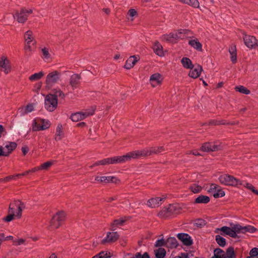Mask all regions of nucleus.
<instances>
[{
    "mask_svg": "<svg viewBox=\"0 0 258 258\" xmlns=\"http://www.w3.org/2000/svg\"><path fill=\"white\" fill-rule=\"evenodd\" d=\"M65 217V213L63 212H58L52 217L50 221V227L52 229L58 228L64 220Z\"/></svg>",
    "mask_w": 258,
    "mask_h": 258,
    "instance_id": "nucleus-7",
    "label": "nucleus"
},
{
    "mask_svg": "<svg viewBox=\"0 0 258 258\" xmlns=\"http://www.w3.org/2000/svg\"><path fill=\"white\" fill-rule=\"evenodd\" d=\"M38 170H40V169L39 168V166L34 167L30 170H28L29 173H31L35 172H36Z\"/></svg>",
    "mask_w": 258,
    "mask_h": 258,
    "instance_id": "nucleus-63",
    "label": "nucleus"
},
{
    "mask_svg": "<svg viewBox=\"0 0 258 258\" xmlns=\"http://www.w3.org/2000/svg\"><path fill=\"white\" fill-rule=\"evenodd\" d=\"M209 125H218V120L212 119L209 121Z\"/></svg>",
    "mask_w": 258,
    "mask_h": 258,
    "instance_id": "nucleus-61",
    "label": "nucleus"
},
{
    "mask_svg": "<svg viewBox=\"0 0 258 258\" xmlns=\"http://www.w3.org/2000/svg\"><path fill=\"white\" fill-rule=\"evenodd\" d=\"M215 240L217 243L221 247H224L226 245V239L223 237L219 235H217L215 236Z\"/></svg>",
    "mask_w": 258,
    "mask_h": 258,
    "instance_id": "nucleus-41",
    "label": "nucleus"
},
{
    "mask_svg": "<svg viewBox=\"0 0 258 258\" xmlns=\"http://www.w3.org/2000/svg\"><path fill=\"white\" fill-rule=\"evenodd\" d=\"M182 36L179 35L178 32L170 33L162 36L163 40L170 42H175L178 39H182Z\"/></svg>",
    "mask_w": 258,
    "mask_h": 258,
    "instance_id": "nucleus-15",
    "label": "nucleus"
},
{
    "mask_svg": "<svg viewBox=\"0 0 258 258\" xmlns=\"http://www.w3.org/2000/svg\"><path fill=\"white\" fill-rule=\"evenodd\" d=\"M53 161L46 162L39 166V168L40 170H47L53 164Z\"/></svg>",
    "mask_w": 258,
    "mask_h": 258,
    "instance_id": "nucleus-46",
    "label": "nucleus"
},
{
    "mask_svg": "<svg viewBox=\"0 0 258 258\" xmlns=\"http://www.w3.org/2000/svg\"><path fill=\"white\" fill-rule=\"evenodd\" d=\"M190 189L194 193L197 194L202 190V187L199 185L194 184L190 186Z\"/></svg>",
    "mask_w": 258,
    "mask_h": 258,
    "instance_id": "nucleus-47",
    "label": "nucleus"
},
{
    "mask_svg": "<svg viewBox=\"0 0 258 258\" xmlns=\"http://www.w3.org/2000/svg\"><path fill=\"white\" fill-rule=\"evenodd\" d=\"M95 180L99 182L107 183L110 182H116L117 179L114 176H97L95 177Z\"/></svg>",
    "mask_w": 258,
    "mask_h": 258,
    "instance_id": "nucleus-24",
    "label": "nucleus"
},
{
    "mask_svg": "<svg viewBox=\"0 0 258 258\" xmlns=\"http://www.w3.org/2000/svg\"><path fill=\"white\" fill-rule=\"evenodd\" d=\"M202 70V67L201 66L198 65L195 69H190L188 75L191 78L196 79L200 76Z\"/></svg>",
    "mask_w": 258,
    "mask_h": 258,
    "instance_id": "nucleus-28",
    "label": "nucleus"
},
{
    "mask_svg": "<svg viewBox=\"0 0 258 258\" xmlns=\"http://www.w3.org/2000/svg\"><path fill=\"white\" fill-rule=\"evenodd\" d=\"M211 258H226L225 252L222 249L217 248L215 249L214 256Z\"/></svg>",
    "mask_w": 258,
    "mask_h": 258,
    "instance_id": "nucleus-36",
    "label": "nucleus"
},
{
    "mask_svg": "<svg viewBox=\"0 0 258 258\" xmlns=\"http://www.w3.org/2000/svg\"><path fill=\"white\" fill-rule=\"evenodd\" d=\"M0 67L1 70L6 74H8L11 71L9 60L5 57H2L0 60Z\"/></svg>",
    "mask_w": 258,
    "mask_h": 258,
    "instance_id": "nucleus-20",
    "label": "nucleus"
},
{
    "mask_svg": "<svg viewBox=\"0 0 258 258\" xmlns=\"http://www.w3.org/2000/svg\"><path fill=\"white\" fill-rule=\"evenodd\" d=\"M219 147L212 143H206L203 145L201 150L204 152H212L217 151Z\"/></svg>",
    "mask_w": 258,
    "mask_h": 258,
    "instance_id": "nucleus-22",
    "label": "nucleus"
},
{
    "mask_svg": "<svg viewBox=\"0 0 258 258\" xmlns=\"http://www.w3.org/2000/svg\"><path fill=\"white\" fill-rule=\"evenodd\" d=\"M177 237L185 245L189 246L192 244L191 238L188 234L178 233Z\"/></svg>",
    "mask_w": 258,
    "mask_h": 258,
    "instance_id": "nucleus-16",
    "label": "nucleus"
},
{
    "mask_svg": "<svg viewBox=\"0 0 258 258\" xmlns=\"http://www.w3.org/2000/svg\"><path fill=\"white\" fill-rule=\"evenodd\" d=\"M178 245V242L176 239L174 237H169L166 241L165 246L169 248H176Z\"/></svg>",
    "mask_w": 258,
    "mask_h": 258,
    "instance_id": "nucleus-31",
    "label": "nucleus"
},
{
    "mask_svg": "<svg viewBox=\"0 0 258 258\" xmlns=\"http://www.w3.org/2000/svg\"><path fill=\"white\" fill-rule=\"evenodd\" d=\"M205 224V222L202 219H198L196 222V225L199 227H201Z\"/></svg>",
    "mask_w": 258,
    "mask_h": 258,
    "instance_id": "nucleus-57",
    "label": "nucleus"
},
{
    "mask_svg": "<svg viewBox=\"0 0 258 258\" xmlns=\"http://www.w3.org/2000/svg\"><path fill=\"white\" fill-rule=\"evenodd\" d=\"M188 44L196 50L202 51V45L197 38L189 40Z\"/></svg>",
    "mask_w": 258,
    "mask_h": 258,
    "instance_id": "nucleus-32",
    "label": "nucleus"
},
{
    "mask_svg": "<svg viewBox=\"0 0 258 258\" xmlns=\"http://www.w3.org/2000/svg\"><path fill=\"white\" fill-rule=\"evenodd\" d=\"M150 149L151 152V155L153 154H157L160 153L164 151V149L162 146L150 147Z\"/></svg>",
    "mask_w": 258,
    "mask_h": 258,
    "instance_id": "nucleus-43",
    "label": "nucleus"
},
{
    "mask_svg": "<svg viewBox=\"0 0 258 258\" xmlns=\"http://www.w3.org/2000/svg\"><path fill=\"white\" fill-rule=\"evenodd\" d=\"M52 96H54L55 98H57L58 97L60 98L63 99L65 97L64 94L59 89L56 90L54 92V94L53 95L52 94Z\"/></svg>",
    "mask_w": 258,
    "mask_h": 258,
    "instance_id": "nucleus-49",
    "label": "nucleus"
},
{
    "mask_svg": "<svg viewBox=\"0 0 258 258\" xmlns=\"http://www.w3.org/2000/svg\"><path fill=\"white\" fill-rule=\"evenodd\" d=\"M18 204V206H15L14 207V209H13V211L14 212V214H16V217L18 218H20L22 216V212L23 209L25 208V205L24 203L21 202L20 200H15L13 202H12L10 204Z\"/></svg>",
    "mask_w": 258,
    "mask_h": 258,
    "instance_id": "nucleus-14",
    "label": "nucleus"
},
{
    "mask_svg": "<svg viewBox=\"0 0 258 258\" xmlns=\"http://www.w3.org/2000/svg\"><path fill=\"white\" fill-rule=\"evenodd\" d=\"M181 62L184 68L191 69L194 68V65L189 58L183 57L181 59Z\"/></svg>",
    "mask_w": 258,
    "mask_h": 258,
    "instance_id": "nucleus-35",
    "label": "nucleus"
},
{
    "mask_svg": "<svg viewBox=\"0 0 258 258\" xmlns=\"http://www.w3.org/2000/svg\"><path fill=\"white\" fill-rule=\"evenodd\" d=\"M22 151L24 155H26V154L29 151V149L27 146H24L22 148Z\"/></svg>",
    "mask_w": 258,
    "mask_h": 258,
    "instance_id": "nucleus-62",
    "label": "nucleus"
},
{
    "mask_svg": "<svg viewBox=\"0 0 258 258\" xmlns=\"http://www.w3.org/2000/svg\"><path fill=\"white\" fill-rule=\"evenodd\" d=\"M63 136V133L62 131V126L61 124H59L57 125L56 129V133L54 137V139L55 141H59L60 140Z\"/></svg>",
    "mask_w": 258,
    "mask_h": 258,
    "instance_id": "nucleus-33",
    "label": "nucleus"
},
{
    "mask_svg": "<svg viewBox=\"0 0 258 258\" xmlns=\"http://www.w3.org/2000/svg\"><path fill=\"white\" fill-rule=\"evenodd\" d=\"M50 125V122L48 120L41 119L39 123L34 120L32 124V130L33 131H43L49 128Z\"/></svg>",
    "mask_w": 258,
    "mask_h": 258,
    "instance_id": "nucleus-11",
    "label": "nucleus"
},
{
    "mask_svg": "<svg viewBox=\"0 0 258 258\" xmlns=\"http://www.w3.org/2000/svg\"><path fill=\"white\" fill-rule=\"evenodd\" d=\"M119 237V235L117 232H108L106 237L101 240V243L105 244L113 243L117 241Z\"/></svg>",
    "mask_w": 258,
    "mask_h": 258,
    "instance_id": "nucleus-12",
    "label": "nucleus"
},
{
    "mask_svg": "<svg viewBox=\"0 0 258 258\" xmlns=\"http://www.w3.org/2000/svg\"><path fill=\"white\" fill-rule=\"evenodd\" d=\"M42 52L44 58L47 59L49 57V53L48 49L44 48L42 49Z\"/></svg>",
    "mask_w": 258,
    "mask_h": 258,
    "instance_id": "nucleus-54",
    "label": "nucleus"
},
{
    "mask_svg": "<svg viewBox=\"0 0 258 258\" xmlns=\"http://www.w3.org/2000/svg\"><path fill=\"white\" fill-rule=\"evenodd\" d=\"M226 258H235V254L234 252V248L232 247H229L227 249L226 252L225 253Z\"/></svg>",
    "mask_w": 258,
    "mask_h": 258,
    "instance_id": "nucleus-42",
    "label": "nucleus"
},
{
    "mask_svg": "<svg viewBox=\"0 0 258 258\" xmlns=\"http://www.w3.org/2000/svg\"><path fill=\"white\" fill-rule=\"evenodd\" d=\"M153 49L154 50V52L157 55L160 56H162L164 55L162 46L159 42L156 41L154 43L153 46Z\"/></svg>",
    "mask_w": 258,
    "mask_h": 258,
    "instance_id": "nucleus-30",
    "label": "nucleus"
},
{
    "mask_svg": "<svg viewBox=\"0 0 258 258\" xmlns=\"http://www.w3.org/2000/svg\"><path fill=\"white\" fill-rule=\"evenodd\" d=\"M36 48V41L31 40L25 42L24 49L27 54L30 55Z\"/></svg>",
    "mask_w": 258,
    "mask_h": 258,
    "instance_id": "nucleus-23",
    "label": "nucleus"
},
{
    "mask_svg": "<svg viewBox=\"0 0 258 258\" xmlns=\"http://www.w3.org/2000/svg\"><path fill=\"white\" fill-rule=\"evenodd\" d=\"M229 52L230 54V59L233 64L237 62V51L235 45H232L229 48Z\"/></svg>",
    "mask_w": 258,
    "mask_h": 258,
    "instance_id": "nucleus-29",
    "label": "nucleus"
},
{
    "mask_svg": "<svg viewBox=\"0 0 258 258\" xmlns=\"http://www.w3.org/2000/svg\"><path fill=\"white\" fill-rule=\"evenodd\" d=\"M225 195V192L219 186V187L218 188L216 191L213 194V197L215 198H218L224 197Z\"/></svg>",
    "mask_w": 258,
    "mask_h": 258,
    "instance_id": "nucleus-44",
    "label": "nucleus"
},
{
    "mask_svg": "<svg viewBox=\"0 0 258 258\" xmlns=\"http://www.w3.org/2000/svg\"><path fill=\"white\" fill-rule=\"evenodd\" d=\"M60 73L57 71L49 73L46 77V87L50 89L60 80Z\"/></svg>",
    "mask_w": 258,
    "mask_h": 258,
    "instance_id": "nucleus-6",
    "label": "nucleus"
},
{
    "mask_svg": "<svg viewBox=\"0 0 258 258\" xmlns=\"http://www.w3.org/2000/svg\"><path fill=\"white\" fill-rule=\"evenodd\" d=\"M44 74L43 72L41 71L39 73H35V74L31 75L29 77V79L31 81L39 80L44 76Z\"/></svg>",
    "mask_w": 258,
    "mask_h": 258,
    "instance_id": "nucleus-37",
    "label": "nucleus"
},
{
    "mask_svg": "<svg viewBox=\"0 0 258 258\" xmlns=\"http://www.w3.org/2000/svg\"><path fill=\"white\" fill-rule=\"evenodd\" d=\"M18 204H10L9 210H8V215L7 216L3 218V220L6 222H10L12 221L14 219V216L16 217V214H14V211H13V209H14V207L15 206H18Z\"/></svg>",
    "mask_w": 258,
    "mask_h": 258,
    "instance_id": "nucleus-21",
    "label": "nucleus"
},
{
    "mask_svg": "<svg viewBox=\"0 0 258 258\" xmlns=\"http://www.w3.org/2000/svg\"><path fill=\"white\" fill-rule=\"evenodd\" d=\"M249 256H258V248L254 247L251 249L249 252Z\"/></svg>",
    "mask_w": 258,
    "mask_h": 258,
    "instance_id": "nucleus-53",
    "label": "nucleus"
},
{
    "mask_svg": "<svg viewBox=\"0 0 258 258\" xmlns=\"http://www.w3.org/2000/svg\"><path fill=\"white\" fill-rule=\"evenodd\" d=\"M235 90L242 94L248 95L250 93V90L247 89L246 87L243 86H238L235 87Z\"/></svg>",
    "mask_w": 258,
    "mask_h": 258,
    "instance_id": "nucleus-38",
    "label": "nucleus"
},
{
    "mask_svg": "<svg viewBox=\"0 0 258 258\" xmlns=\"http://www.w3.org/2000/svg\"><path fill=\"white\" fill-rule=\"evenodd\" d=\"M166 241L163 239L157 240L155 244V247H160L165 245V246Z\"/></svg>",
    "mask_w": 258,
    "mask_h": 258,
    "instance_id": "nucleus-52",
    "label": "nucleus"
},
{
    "mask_svg": "<svg viewBox=\"0 0 258 258\" xmlns=\"http://www.w3.org/2000/svg\"><path fill=\"white\" fill-rule=\"evenodd\" d=\"M220 182L224 185L238 186L242 184V181L229 174H223L219 176Z\"/></svg>",
    "mask_w": 258,
    "mask_h": 258,
    "instance_id": "nucleus-4",
    "label": "nucleus"
},
{
    "mask_svg": "<svg viewBox=\"0 0 258 258\" xmlns=\"http://www.w3.org/2000/svg\"><path fill=\"white\" fill-rule=\"evenodd\" d=\"M57 106V98L52 94L47 95L45 99V108L49 111H53Z\"/></svg>",
    "mask_w": 258,
    "mask_h": 258,
    "instance_id": "nucleus-9",
    "label": "nucleus"
},
{
    "mask_svg": "<svg viewBox=\"0 0 258 258\" xmlns=\"http://www.w3.org/2000/svg\"><path fill=\"white\" fill-rule=\"evenodd\" d=\"M179 212V209L177 205H169L163 208L158 214V216L162 219H166L177 214Z\"/></svg>",
    "mask_w": 258,
    "mask_h": 258,
    "instance_id": "nucleus-3",
    "label": "nucleus"
},
{
    "mask_svg": "<svg viewBox=\"0 0 258 258\" xmlns=\"http://www.w3.org/2000/svg\"><path fill=\"white\" fill-rule=\"evenodd\" d=\"M107 255V252L102 251L93 256L92 258H107L108 257Z\"/></svg>",
    "mask_w": 258,
    "mask_h": 258,
    "instance_id": "nucleus-50",
    "label": "nucleus"
},
{
    "mask_svg": "<svg viewBox=\"0 0 258 258\" xmlns=\"http://www.w3.org/2000/svg\"><path fill=\"white\" fill-rule=\"evenodd\" d=\"M219 187V186L215 183H211L210 184V188L208 190L209 192H215L217 189Z\"/></svg>",
    "mask_w": 258,
    "mask_h": 258,
    "instance_id": "nucleus-51",
    "label": "nucleus"
},
{
    "mask_svg": "<svg viewBox=\"0 0 258 258\" xmlns=\"http://www.w3.org/2000/svg\"><path fill=\"white\" fill-rule=\"evenodd\" d=\"M138 254L140 255V258H150L149 255L147 252H145L142 255L140 252H137L136 254V258L138 257Z\"/></svg>",
    "mask_w": 258,
    "mask_h": 258,
    "instance_id": "nucleus-56",
    "label": "nucleus"
},
{
    "mask_svg": "<svg viewBox=\"0 0 258 258\" xmlns=\"http://www.w3.org/2000/svg\"><path fill=\"white\" fill-rule=\"evenodd\" d=\"M210 198L208 196L200 195L195 200L196 204H207L210 202Z\"/></svg>",
    "mask_w": 258,
    "mask_h": 258,
    "instance_id": "nucleus-34",
    "label": "nucleus"
},
{
    "mask_svg": "<svg viewBox=\"0 0 258 258\" xmlns=\"http://www.w3.org/2000/svg\"><path fill=\"white\" fill-rule=\"evenodd\" d=\"M188 3L186 5L190 6L195 8H198L200 6L199 2L198 0H188Z\"/></svg>",
    "mask_w": 258,
    "mask_h": 258,
    "instance_id": "nucleus-48",
    "label": "nucleus"
},
{
    "mask_svg": "<svg viewBox=\"0 0 258 258\" xmlns=\"http://www.w3.org/2000/svg\"><path fill=\"white\" fill-rule=\"evenodd\" d=\"M126 157L123 156H114L110 158H107L94 163V164L90 166V168H92L95 166L105 165L107 164H114L117 163H122L125 162V158Z\"/></svg>",
    "mask_w": 258,
    "mask_h": 258,
    "instance_id": "nucleus-2",
    "label": "nucleus"
},
{
    "mask_svg": "<svg viewBox=\"0 0 258 258\" xmlns=\"http://www.w3.org/2000/svg\"><path fill=\"white\" fill-rule=\"evenodd\" d=\"M34 110L33 105L32 103H29L26 106L21 107L18 109V113L21 116L31 112Z\"/></svg>",
    "mask_w": 258,
    "mask_h": 258,
    "instance_id": "nucleus-18",
    "label": "nucleus"
},
{
    "mask_svg": "<svg viewBox=\"0 0 258 258\" xmlns=\"http://www.w3.org/2000/svg\"><path fill=\"white\" fill-rule=\"evenodd\" d=\"M165 198H161L159 197L153 198L149 199L147 203V205L148 207L155 208L156 207H159L161 204V201L165 199Z\"/></svg>",
    "mask_w": 258,
    "mask_h": 258,
    "instance_id": "nucleus-19",
    "label": "nucleus"
},
{
    "mask_svg": "<svg viewBox=\"0 0 258 258\" xmlns=\"http://www.w3.org/2000/svg\"><path fill=\"white\" fill-rule=\"evenodd\" d=\"M94 111L95 109L91 108V109L85 110L84 111L76 112L71 115V119L74 122H77L84 119L90 115H92L94 113Z\"/></svg>",
    "mask_w": 258,
    "mask_h": 258,
    "instance_id": "nucleus-8",
    "label": "nucleus"
},
{
    "mask_svg": "<svg viewBox=\"0 0 258 258\" xmlns=\"http://www.w3.org/2000/svg\"><path fill=\"white\" fill-rule=\"evenodd\" d=\"M220 230L225 234L235 238L237 233H245L247 232L252 233L256 231V228L251 225L242 226L239 224H236L231 228L227 226H223L221 228L216 229V231Z\"/></svg>",
    "mask_w": 258,
    "mask_h": 258,
    "instance_id": "nucleus-1",
    "label": "nucleus"
},
{
    "mask_svg": "<svg viewBox=\"0 0 258 258\" xmlns=\"http://www.w3.org/2000/svg\"><path fill=\"white\" fill-rule=\"evenodd\" d=\"M155 252L156 258H164L166 255V251L163 248H159Z\"/></svg>",
    "mask_w": 258,
    "mask_h": 258,
    "instance_id": "nucleus-40",
    "label": "nucleus"
},
{
    "mask_svg": "<svg viewBox=\"0 0 258 258\" xmlns=\"http://www.w3.org/2000/svg\"><path fill=\"white\" fill-rule=\"evenodd\" d=\"M150 81L153 87L157 85L160 84L162 81L161 75L159 73H155L152 75L150 77Z\"/></svg>",
    "mask_w": 258,
    "mask_h": 258,
    "instance_id": "nucleus-26",
    "label": "nucleus"
},
{
    "mask_svg": "<svg viewBox=\"0 0 258 258\" xmlns=\"http://www.w3.org/2000/svg\"><path fill=\"white\" fill-rule=\"evenodd\" d=\"M33 12L32 9H26L23 8L20 12H17L13 15L14 19H17L19 23H24L28 18V16Z\"/></svg>",
    "mask_w": 258,
    "mask_h": 258,
    "instance_id": "nucleus-10",
    "label": "nucleus"
},
{
    "mask_svg": "<svg viewBox=\"0 0 258 258\" xmlns=\"http://www.w3.org/2000/svg\"><path fill=\"white\" fill-rule=\"evenodd\" d=\"M128 14L131 17H134L137 14V12L135 9H130L128 12Z\"/></svg>",
    "mask_w": 258,
    "mask_h": 258,
    "instance_id": "nucleus-60",
    "label": "nucleus"
},
{
    "mask_svg": "<svg viewBox=\"0 0 258 258\" xmlns=\"http://www.w3.org/2000/svg\"><path fill=\"white\" fill-rule=\"evenodd\" d=\"M179 35L182 36V34L188 35L190 32V31L187 29H180L178 31Z\"/></svg>",
    "mask_w": 258,
    "mask_h": 258,
    "instance_id": "nucleus-55",
    "label": "nucleus"
},
{
    "mask_svg": "<svg viewBox=\"0 0 258 258\" xmlns=\"http://www.w3.org/2000/svg\"><path fill=\"white\" fill-rule=\"evenodd\" d=\"M17 144L14 142H8L4 148L3 156H8L17 147Z\"/></svg>",
    "mask_w": 258,
    "mask_h": 258,
    "instance_id": "nucleus-17",
    "label": "nucleus"
},
{
    "mask_svg": "<svg viewBox=\"0 0 258 258\" xmlns=\"http://www.w3.org/2000/svg\"><path fill=\"white\" fill-rule=\"evenodd\" d=\"M138 60V59L136 56H130L126 61L124 68L127 70L131 69L135 66Z\"/></svg>",
    "mask_w": 258,
    "mask_h": 258,
    "instance_id": "nucleus-27",
    "label": "nucleus"
},
{
    "mask_svg": "<svg viewBox=\"0 0 258 258\" xmlns=\"http://www.w3.org/2000/svg\"><path fill=\"white\" fill-rule=\"evenodd\" d=\"M13 179H15V176H14V175H10L4 178V182H9Z\"/></svg>",
    "mask_w": 258,
    "mask_h": 258,
    "instance_id": "nucleus-58",
    "label": "nucleus"
},
{
    "mask_svg": "<svg viewBox=\"0 0 258 258\" xmlns=\"http://www.w3.org/2000/svg\"><path fill=\"white\" fill-rule=\"evenodd\" d=\"M243 185L244 187H246L247 188L250 189V190H252V189L254 187L251 183H243L242 182V184L241 185Z\"/></svg>",
    "mask_w": 258,
    "mask_h": 258,
    "instance_id": "nucleus-59",
    "label": "nucleus"
},
{
    "mask_svg": "<svg viewBox=\"0 0 258 258\" xmlns=\"http://www.w3.org/2000/svg\"><path fill=\"white\" fill-rule=\"evenodd\" d=\"M243 40L244 44L248 48H252L258 46L257 40L253 36L245 35Z\"/></svg>",
    "mask_w": 258,
    "mask_h": 258,
    "instance_id": "nucleus-13",
    "label": "nucleus"
},
{
    "mask_svg": "<svg viewBox=\"0 0 258 258\" xmlns=\"http://www.w3.org/2000/svg\"><path fill=\"white\" fill-rule=\"evenodd\" d=\"M24 39L25 42L31 40H35L34 37L33 36V33L31 31L28 30L25 32L24 34Z\"/></svg>",
    "mask_w": 258,
    "mask_h": 258,
    "instance_id": "nucleus-45",
    "label": "nucleus"
},
{
    "mask_svg": "<svg viewBox=\"0 0 258 258\" xmlns=\"http://www.w3.org/2000/svg\"><path fill=\"white\" fill-rule=\"evenodd\" d=\"M151 155L150 148H145L141 150L133 151L124 155L125 162L130 161L131 159L139 158L141 157H146Z\"/></svg>",
    "mask_w": 258,
    "mask_h": 258,
    "instance_id": "nucleus-5",
    "label": "nucleus"
},
{
    "mask_svg": "<svg viewBox=\"0 0 258 258\" xmlns=\"http://www.w3.org/2000/svg\"><path fill=\"white\" fill-rule=\"evenodd\" d=\"M24 242H25L24 239H23L22 238L19 239L17 241V244L21 245V244H23L24 243Z\"/></svg>",
    "mask_w": 258,
    "mask_h": 258,
    "instance_id": "nucleus-64",
    "label": "nucleus"
},
{
    "mask_svg": "<svg viewBox=\"0 0 258 258\" xmlns=\"http://www.w3.org/2000/svg\"><path fill=\"white\" fill-rule=\"evenodd\" d=\"M81 76L77 74H74L71 76L70 80V84L73 89L77 88L80 82Z\"/></svg>",
    "mask_w": 258,
    "mask_h": 258,
    "instance_id": "nucleus-25",
    "label": "nucleus"
},
{
    "mask_svg": "<svg viewBox=\"0 0 258 258\" xmlns=\"http://www.w3.org/2000/svg\"><path fill=\"white\" fill-rule=\"evenodd\" d=\"M124 220L122 219H116L111 224V230L114 231L115 229V227L121 226L124 222Z\"/></svg>",
    "mask_w": 258,
    "mask_h": 258,
    "instance_id": "nucleus-39",
    "label": "nucleus"
}]
</instances>
